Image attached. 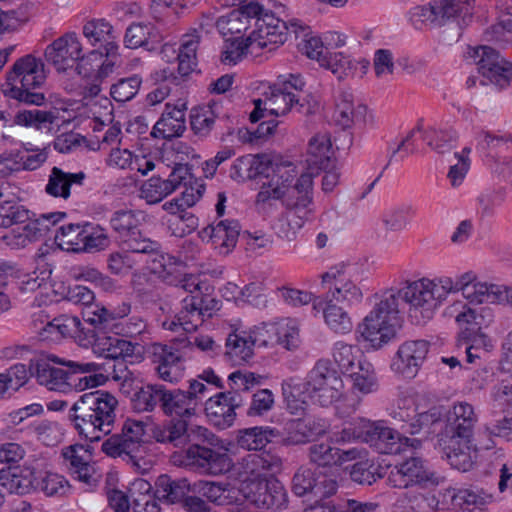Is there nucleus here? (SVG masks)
I'll use <instances>...</instances> for the list:
<instances>
[{
    "label": "nucleus",
    "mask_w": 512,
    "mask_h": 512,
    "mask_svg": "<svg viewBox=\"0 0 512 512\" xmlns=\"http://www.w3.org/2000/svg\"><path fill=\"white\" fill-rule=\"evenodd\" d=\"M415 213V208L410 204L398 205L384 212L382 222L388 231H401L408 225L409 217Z\"/></svg>",
    "instance_id": "nucleus-60"
},
{
    "label": "nucleus",
    "mask_w": 512,
    "mask_h": 512,
    "mask_svg": "<svg viewBox=\"0 0 512 512\" xmlns=\"http://www.w3.org/2000/svg\"><path fill=\"white\" fill-rule=\"evenodd\" d=\"M31 479L34 482L32 491L42 492L48 497L63 496L70 488L68 481L57 473L33 470Z\"/></svg>",
    "instance_id": "nucleus-50"
},
{
    "label": "nucleus",
    "mask_w": 512,
    "mask_h": 512,
    "mask_svg": "<svg viewBox=\"0 0 512 512\" xmlns=\"http://www.w3.org/2000/svg\"><path fill=\"white\" fill-rule=\"evenodd\" d=\"M117 406V398L108 391L84 393L69 408L67 421L81 438L97 442L112 431Z\"/></svg>",
    "instance_id": "nucleus-1"
},
{
    "label": "nucleus",
    "mask_w": 512,
    "mask_h": 512,
    "mask_svg": "<svg viewBox=\"0 0 512 512\" xmlns=\"http://www.w3.org/2000/svg\"><path fill=\"white\" fill-rule=\"evenodd\" d=\"M45 72L32 75H22L20 78L6 75L4 94L19 103L41 106L45 104L46 97L37 91L45 82Z\"/></svg>",
    "instance_id": "nucleus-19"
},
{
    "label": "nucleus",
    "mask_w": 512,
    "mask_h": 512,
    "mask_svg": "<svg viewBox=\"0 0 512 512\" xmlns=\"http://www.w3.org/2000/svg\"><path fill=\"white\" fill-rule=\"evenodd\" d=\"M332 154V143L327 133H317L313 136L307 149L306 163L310 171L308 174L313 176L314 173L318 174L320 170L332 168Z\"/></svg>",
    "instance_id": "nucleus-40"
},
{
    "label": "nucleus",
    "mask_w": 512,
    "mask_h": 512,
    "mask_svg": "<svg viewBox=\"0 0 512 512\" xmlns=\"http://www.w3.org/2000/svg\"><path fill=\"white\" fill-rule=\"evenodd\" d=\"M125 440L126 448L130 449V453H133L134 458L141 463L143 467H148L149 463L143 458L145 453V445L143 436L145 434V426L143 422L127 419L119 433Z\"/></svg>",
    "instance_id": "nucleus-48"
},
{
    "label": "nucleus",
    "mask_w": 512,
    "mask_h": 512,
    "mask_svg": "<svg viewBox=\"0 0 512 512\" xmlns=\"http://www.w3.org/2000/svg\"><path fill=\"white\" fill-rule=\"evenodd\" d=\"M479 57L478 70L492 84L503 89L512 83V63L506 61L489 46H480L475 50Z\"/></svg>",
    "instance_id": "nucleus-21"
},
{
    "label": "nucleus",
    "mask_w": 512,
    "mask_h": 512,
    "mask_svg": "<svg viewBox=\"0 0 512 512\" xmlns=\"http://www.w3.org/2000/svg\"><path fill=\"white\" fill-rule=\"evenodd\" d=\"M368 270L362 264L340 263L322 274V286L326 298L353 307L360 304L364 298L365 282Z\"/></svg>",
    "instance_id": "nucleus-7"
},
{
    "label": "nucleus",
    "mask_w": 512,
    "mask_h": 512,
    "mask_svg": "<svg viewBox=\"0 0 512 512\" xmlns=\"http://www.w3.org/2000/svg\"><path fill=\"white\" fill-rule=\"evenodd\" d=\"M346 306L326 297H316L313 310L322 313L325 324L336 334L345 335L353 330V321Z\"/></svg>",
    "instance_id": "nucleus-32"
},
{
    "label": "nucleus",
    "mask_w": 512,
    "mask_h": 512,
    "mask_svg": "<svg viewBox=\"0 0 512 512\" xmlns=\"http://www.w3.org/2000/svg\"><path fill=\"white\" fill-rule=\"evenodd\" d=\"M164 40L162 32L152 23L137 22L128 26L124 36L127 48L143 47L148 51H155Z\"/></svg>",
    "instance_id": "nucleus-39"
},
{
    "label": "nucleus",
    "mask_w": 512,
    "mask_h": 512,
    "mask_svg": "<svg viewBox=\"0 0 512 512\" xmlns=\"http://www.w3.org/2000/svg\"><path fill=\"white\" fill-rule=\"evenodd\" d=\"M439 444L443 448L447 460L453 468L460 471H467L471 468L473 463L468 452L470 443L462 445L458 441H439Z\"/></svg>",
    "instance_id": "nucleus-58"
},
{
    "label": "nucleus",
    "mask_w": 512,
    "mask_h": 512,
    "mask_svg": "<svg viewBox=\"0 0 512 512\" xmlns=\"http://www.w3.org/2000/svg\"><path fill=\"white\" fill-rule=\"evenodd\" d=\"M450 288V278L441 277L435 280L423 278L395 291L399 293L400 300L409 305L410 319L415 324L422 325L433 318Z\"/></svg>",
    "instance_id": "nucleus-6"
},
{
    "label": "nucleus",
    "mask_w": 512,
    "mask_h": 512,
    "mask_svg": "<svg viewBox=\"0 0 512 512\" xmlns=\"http://www.w3.org/2000/svg\"><path fill=\"white\" fill-rule=\"evenodd\" d=\"M240 231L241 225L238 220L225 219L205 227L200 236L203 240L208 239L220 254L227 255L235 248Z\"/></svg>",
    "instance_id": "nucleus-27"
},
{
    "label": "nucleus",
    "mask_w": 512,
    "mask_h": 512,
    "mask_svg": "<svg viewBox=\"0 0 512 512\" xmlns=\"http://www.w3.org/2000/svg\"><path fill=\"white\" fill-rule=\"evenodd\" d=\"M83 34L93 45L99 44L98 50H102L105 55L113 56L116 54L118 45L113 35V27L105 19H93L83 26Z\"/></svg>",
    "instance_id": "nucleus-41"
},
{
    "label": "nucleus",
    "mask_w": 512,
    "mask_h": 512,
    "mask_svg": "<svg viewBox=\"0 0 512 512\" xmlns=\"http://www.w3.org/2000/svg\"><path fill=\"white\" fill-rule=\"evenodd\" d=\"M54 357L31 359L29 371L38 384L45 386L50 391L64 393L66 370L51 363H55L52 360Z\"/></svg>",
    "instance_id": "nucleus-35"
},
{
    "label": "nucleus",
    "mask_w": 512,
    "mask_h": 512,
    "mask_svg": "<svg viewBox=\"0 0 512 512\" xmlns=\"http://www.w3.org/2000/svg\"><path fill=\"white\" fill-rule=\"evenodd\" d=\"M416 133L422 134V139L426 142L427 146L439 154H443L452 150L459 138L458 133L452 127L440 128L428 127L424 129L423 120L420 119L417 125L408 132V134L400 141L395 149L389 155L388 163L386 166L395 161H402L411 154L418 151V147L414 143V136ZM387 167H385L386 169Z\"/></svg>",
    "instance_id": "nucleus-9"
},
{
    "label": "nucleus",
    "mask_w": 512,
    "mask_h": 512,
    "mask_svg": "<svg viewBox=\"0 0 512 512\" xmlns=\"http://www.w3.org/2000/svg\"><path fill=\"white\" fill-rule=\"evenodd\" d=\"M199 432H205V427L193 425L184 418H170L151 429V437L158 443L175 448H184L191 441H197Z\"/></svg>",
    "instance_id": "nucleus-18"
},
{
    "label": "nucleus",
    "mask_w": 512,
    "mask_h": 512,
    "mask_svg": "<svg viewBox=\"0 0 512 512\" xmlns=\"http://www.w3.org/2000/svg\"><path fill=\"white\" fill-rule=\"evenodd\" d=\"M451 288L449 293L461 291L464 298L470 303H495L498 284H489L486 282H476V276L472 272H466L459 276L455 281L450 278Z\"/></svg>",
    "instance_id": "nucleus-28"
},
{
    "label": "nucleus",
    "mask_w": 512,
    "mask_h": 512,
    "mask_svg": "<svg viewBox=\"0 0 512 512\" xmlns=\"http://www.w3.org/2000/svg\"><path fill=\"white\" fill-rule=\"evenodd\" d=\"M304 86L305 82L300 74L279 75L276 82L264 93V110L269 111L272 117L286 115L293 108L301 114H312L317 102L307 100L305 104V98L299 95Z\"/></svg>",
    "instance_id": "nucleus-8"
},
{
    "label": "nucleus",
    "mask_w": 512,
    "mask_h": 512,
    "mask_svg": "<svg viewBox=\"0 0 512 512\" xmlns=\"http://www.w3.org/2000/svg\"><path fill=\"white\" fill-rule=\"evenodd\" d=\"M208 387L198 380H190L187 391L167 389L163 385L161 394V409L171 418L189 419L196 412L199 403L207 396Z\"/></svg>",
    "instance_id": "nucleus-12"
},
{
    "label": "nucleus",
    "mask_w": 512,
    "mask_h": 512,
    "mask_svg": "<svg viewBox=\"0 0 512 512\" xmlns=\"http://www.w3.org/2000/svg\"><path fill=\"white\" fill-rule=\"evenodd\" d=\"M359 349L347 344L343 341H338L333 347V358L338 367L343 373H349L357 368L356 360Z\"/></svg>",
    "instance_id": "nucleus-63"
},
{
    "label": "nucleus",
    "mask_w": 512,
    "mask_h": 512,
    "mask_svg": "<svg viewBox=\"0 0 512 512\" xmlns=\"http://www.w3.org/2000/svg\"><path fill=\"white\" fill-rule=\"evenodd\" d=\"M266 340L261 339L257 330L250 332L234 331L226 339V355L234 362L248 361L253 355L254 346H265Z\"/></svg>",
    "instance_id": "nucleus-36"
},
{
    "label": "nucleus",
    "mask_w": 512,
    "mask_h": 512,
    "mask_svg": "<svg viewBox=\"0 0 512 512\" xmlns=\"http://www.w3.org/2000/svg\"><path fill=\"white\" fill-rule=\"evenodd\" d=\"M280 437V431L269 426H255L239 430L237 444L245 450H261Z\"/></svg>",
    "instance_id": "nucleus-45"
},
{
    "label": "nucleus",
    "mask_w": 512,
    "mask_h": 512,
    "mask_svg": "<svg viewBox=\"0 0 512 512\" xmlns=\"http://www.w3.org/2000/svg\"><path fill=\"white\" fill-rule=\"evenodd\" d=\"M317 478L316 473L309 467L301 466L293 476L292 491L302 497L315 493Z\"/></svg>",
    "instance_id": "nucleus-64"
},
{
    "label": "nucleus",
    "mask_w": 512,
    "mask_h": 512,
    "mask_svg": "<svg viewBox=\"0 0 512 512\" xmlns=\"http://www.w3.org/2000/svg\"><path fill=\"white\" fill-rule=\"evenodd\" d=\"M353 437L368 444L380 454H399L403 451L401 435L380 422L361 420L353 428Z\"/></svg>",
    "instance_id": "nucleus-16"
},
{
    "label": "nucleus",
    "mask_w": 512,
    "mask_h": 512,
    "mask_svg": "<svg viewBox=\"0 0 512 512\" xmlns=\"http://www.w3.org/2000/svg\"><path fill=\"white\" fill-rule=\"evenodd\" d=\"M271 159L265 154H248L237 158L230 170V176L237 181L270 177Z\"/></svg>",
    "instance_id": "nucleus-37"
},
{
    "label": "nucleus",
    "mask_w": 512,
    "mask_h": 512,
    "mask_svg": "<svg viewBox=\"0 0 512 512\" xmlns=\"http://www.w3.org/2000/svg\"><path fill=\"white\" fill-rule=\"evenodd\" d=\"M202 302H198L194 296L184 298L181 311L174 318L165 320L162 323L163 328L177 333L183 331L184 336L192 334L201 323V315L204 310Z\"/></svg>",
    "instance_id": "nucleus-33"
},
{
    "label": "nucleus",
    "mask_w": 512,
    "mask_h": 512,
    "mask_svg": "<svg viewBox=\"0 0 512 512\" xmlns=\"http://www.w3.org/2000/svg\"><path fill=\"white\" fill-rule=\"evenodd\" d=\"M86 175L84 172L68 173L58 167H53L46 185V192L53 197L67 199L70 196L72 184L82 185Z\"/></svg>",
    "instance_id": "nucleus-46"
},
{
    "label": "nucleus",
    "mask_w": 512,
    "mask_h": 512,
    "mask_svg": "<svg viewBox=\"0 0 512 512\" xmlns=\"http://www.w3.org/2000/svg\"><path fill=\"white\" fill-rule=\"evenodd\" d=\"M359 456L357 449L341 450L332 442H316L309 446L308 457L312 464L318 467L340 466L346 461L354 460Z\"/></svg>",
    "instance_id": "nucleus-34"
},
{
    "label": "nucleus",
    "mask_w": 512,
    "mask_h": 512,
    "mask_svg": "<svg viewBox=\"0 0 512 512\" xmlns=\"http://www.w3.org/2000/svg\"><path fill=\"white\" fill-rule=\"evenodd\" d=\"M57 119L56 111L18 108L15 115L9 111L0 110V146L16 145L15 126L47 128Z\"/></svg>",
    "instance_id": "nucleus-13"
},
{
    "label": "nucleus",
    "mask_w": 512,
    "mask_h": 512,
    "mask_svg": "<svg viewBox=\"0 0 512 512\" xmlns=\"http://www.w3.org/2000/svg\"><path fill=\"white\" fill-rule=\"evenodd\" d=\"M475 0H435L409 11V20L416 29L426 25L442 26L451 19L471 17Z\"/></svg>",
    "instance_id": "nucleus-11"
},
{
    "label": "nucleus",
    "mask_w": 512,
    "mask_h": 512,
    "mask_svg": "<svg viewBox=\"0 0 512 512\" xmlns=\"http://www.w3.org/2000/svg\"><path fill=\"white\" fill-rule=\"evenodd\" d=\"M344 384L339 373L328 359H320L308 372L305 393L322 407H328L340 400Z\"/></svg>",
    "instance_id": "nucleus-10"
},
{
    "label": "nucleus",
    "mask_w": 512,
    "mask_h": 512,
    "mask_svg": "<svg viewBox=\"0 0 512 512\" xmlns=\"http://www.w3.org/2000/svg\"><path fill=\"white\" fill-rule=\"evenodd\" d=\"M268 15H274V13L265 11L263 6L257 2L251 1L249 3L243 4L239 7V9L234 10L229 15L228 23L230 24V31H235L237 33L241 32V27H238L236 22L239 21L241 23L249 24L251 19L255 20L254 29H257V21L265 18Z\"/></svg>",
    "instance_id": "nucleus-53"
},
{
    "label": "nucleus",
    "mask_w": 512,
    "mask_h": 512,
    "mask_svg": "<svg viewBox=\"0 0 512 512\" xmlns=\"http://www.w3.org/2000/svg\"><path fill=\"white\" fill-rule=\"evenodd\" d=\"M353 388L362 394L375 392L378 388L377 379L371 363L359 360L357 368L348 373Z\"/></svg>",
    "instance_id": "nucleus-54"
},
{
    "label": "nucleus",
    "mask_w": 512,
    "mask_h": 512,
    "mask_svg": "<svg viewBox=\"0 0 512 512\" xmlns=\"http://www.w3.org/2000/svg\"><path fill=\"white\" fill-rule=\"evenodd\" d=\"M175 191V186L169 179H162L159 176H152L145 181L140 189L141 197L148 204H156Z\"/></svg>",
    "instance_id": "nucleus-57"
},
{
    "label": "nucleus",
    "mask_w": 512,
    "mask_h": 512,
    "mask_svg": "<svg viewBox=\"0 0 512 512\" xmlns=\"http://www.w3.org/2000/svg\"><path fill=\"white\" fill-rule=\"evenodd\" d=\"M126 442L119 433L113 434L101 445V450L110 457L116 458L121 457L130 463L137 471L144 472L148 467H143L141 463H138L134 458L133 453H130V449L126 448Z\"/></svg>",
    "instance_id": "nucleus-56"
},
{
    "label": "nucleus",
    "mask_w": 512,
    "mask_h": 512,
    "mask_svg": "<svg viewBox=\"0 0 512 512\" xmlns=\"http://www.w3.org/2000/svg\"><path fill=\"white\" fill-rule=\"evenodd\" d=\"M241 395L233 392H220L210 396L205 402V412L213 423L221 429L233 425L237 408L243 405Z\"/></svg>",
    "instance_id": "nucleus-22"
},
{
    "label": "nucleus",
    "mask_w": 512,
    "mask_h": 512,
    "mask_svg": "<svg viewBox=\"0 0 512 512\" xmlns=\"http://www.w3.org/2000/svg\"><path fill=\"white\" fill-rule=\"evenodd\" d=\"M299 28L302 27L296 19L288 24L275 15H268L257 21V29H253L245 39H233L222 54V61L226 64H236L248 54L258 56L263 49L272 51L284 44L290 29L297 34Z\"/></svg>",
    "instance_id": "nucleus-2"
},
{
    "label": "nucleus",
    "mask_w": 512,
    "mask_h": 512,
    "mask_svg": "<svg viewBox=\"0 0 512 512\" xmlns=\"http://www.w3.org/2000/svg\"><path fill=\"white\" fill-rule=\"evenodd\" d=\"M191 343L187 337H176L170 344L153 345V363L155 370L164 381L177 382L183 375L185 369L184 359L187 355L186 347Z\"/></svg>",
    "instance_id": "nucleus-14"
},
{
    "label": "nucleus",
    "mask_w": 512,
    "mask_h": 512,
    "mask_svg": "<svg viewBox=\"0 0 512 512\" xmlns=\"http://www.w3.org/2000/svg\"><path fill=\"white\" fill-rule=\"evenodd\" d=\"M350 477L360 485H372L384 477V472L380 464L367 459L353 464Z\"/></svg>",
    "instance_id": "nucleus-59"
},
{
    "label": "nucleus",
    "mask_w": 512,
    "mask_h": 512,
    "mask_svg": "<svg viewBox=\"0 0 512 512\" xmlns=\"http://www.w3.org/2000/svg\"><path fill=\"white\" fill-rule=\"evenodd\" d=\"M444 416L445 426L439 434V441H458L462 445L470 443L478 421L474 407L468 402H458L444 411Z\"/></svg>",
    "instance_id": "nucleus-15"
},
{
    "label": "nucleus",
    "mask_w": 512,
    "mask_h": 512,
    "mask_svg": "<svg viewBox=\"0 0 512 512\" xmlns=\"http://www.w3.org/2000/svg\"><path fill=\"white\" fill-rule=\"evenodd\" d=\"M30 219V211L15 201L0 202V228L26 223Z\"/></svg>",
    "instance_id": "nucleus-61"
},
{
    "label": "nucleus",
    "mask_w": 512,
    "mask_h": 512,
    "mask_svg": "<svg viewBox=\"0 0 512 512\" xmlns=\"http://www.w3.org/2000/svg\"><path fill=\"white\" fill-rule=\"evenodd\" d=\"M367 107L365 105L353 104V95L343 91L339 94L334 111L336 122L343 128H349L354 123L364 122Z\"/></svg>",
    "instance_id": "nucleus-44"
},
{
    "label": "nucleus",
    "mask_w": 512,
    "mask_h": 512,
    "mask_svg": "<svg viewBox=\"0 0 512 512\" xmlns=\"http://www.w3.org/2000/svg\"><path fill=\"white\" fill-rule=\"evenodd\" d=\"M52 360L55 364L67 367L64 394L95 388L106 381L103 374L97 373L100 370V365L97 363L62 360L58 357H54Z\"/></svg>",
    "instance_id": "nucleus-17"
},
{
    "label": "nucleus",
    "mask_w": 512,
    "mask_h": 512,
    "mask_svg": "<svg viewBox=\"0 0 512 512\" xmlns=\"http://www.w3.org/2000/svg\"><path fill=\"white\" fill-rule=\"evenodd\" d=\"M198 44L199 39L197 36L187 35L181 43L177 54L178 75H175L169 68H165L156 73L157 79H161L164 82L170 81L176 85L180 83V79L185 80L197 66L196 52Z\"/></svg>",
    "instance_id": "nucleus-31"
},
{
    "label": "nucleus",
    "mask_w": 512,
    "mask_h": 512,
    "mask_svg": "<svg viewBox=\"0 0 512 512\" xmlns=\"http://www.w3.org/2000/svg\"><path fill=\"white\" fill-rule=\"evenodd\" d=\"M444 416L443 406H433L427 411L415 414L413 421L409 422L406 433L411 435L420 434L421 432L429 435L432 433V427L441 422Z\"/></svg>",
    "instance_id": "nucleus-55"
},
{
    "label": "nucleus",
    "mask_w": 512,
    "mask_h": 512,
    "mask_svg": "<svg viewBox=\"0 0 512 512\" xmlns=\"http://www.w3.org/2000/svg\"><path fill=\"white\" fill-rule=\"evenodd\" d=\"M81 52L82 45L76 34L67 33L47 46L45 57L58 71H66L74 66Z\"/></svg>",
    "instance_id": "nucleus-24"
},
{
    "label": "nucleus",
    "mask_w": 512,
    "mask_h": 512,
    "mask_svg": "<svg viewBox=\"0 0 512 512\" xmlns=\"http://www.w3.org/2000/svg\"><path fill=\"white\" fill-rule=\"evenodd\" d=\"M186 104L179 100L176 104L166 103L160 119L154 125L151 136L172 139L179 137L186 129Z\"/></svg>",
    "instance_id": "nucleus-29"
},
{
    "label": "nucleus",
    "mask_w": 512,
    "mask_h": 512,
    "mask_svg": "<svg viewBox=\"0 0 512 512\" xmlns=\"http://www.w3.org/2000/svg\"><path fill=\"white\" fill-rule=\"evenodd\" d=\"M130 311L129 302H122L112 310L103 305L90 306L84 312V322L98 329L99 332L108 333L116 326L115 322L126 317Z\"/></svg>",
    "instance_id": "nucleus-38"
},
{
    "label": "nucleus",
    "mask_w": 512,
    "mask_h": 512,
    "mask_svg": "<svg viewBox=\"0 0 512 512\" xmlns=\"http://www.w3.org/2000/svg\"><path fill=\"white\" fill-rule=\"evenodd\" d=\"M429 351V342L426 340H413L403 343L397 357L392 363L393 369L406 378H413Z\"/></svg>",
    "instance_id": "nucleus-26"
},
{
    "label": "nucleus",
    "mask_w": 512,
    "mask_h": 512,
    "mask_svg": "<svg viewBox=\"0 0 512 512\" xmlns=\"http://www.w3.org/2000/svg\"><path fill=\"white\" fill-rule=\"evenodd\" d=\"M49 325L57 328L59 333L63 336L76 337L80 336V334H84L85 339H93L95 341L104 355L109 352L110 348L116 346L114 341H126L118 336H109L106 335V333L99 332L98 329L94 327L93 329H87V331H85L83 323L75 316L55 318Z\"/></svg>",
    "instance_id": "nucleus-23"
},
{
    "label": "nucleus",
    "mask_w": 512,
    "mask_h": 512,
    "mask_svg": "<svg viewBox=\"0 0 512 512\" xmlns=\"http://www.w3.org/2000/svg\"><path fill=\"white\" fill-rule=\"evenodd\" d=\"M307 219L300 218L298 213L287 211L274 223L273 228L277 235L288 241L295 239L297 232L303 227Z\"/></svg>",
    "instance_id": "nucleus-62"
},
{
    "label": "nucleus",
    "mask_w": 512,
    "mask_h": 512,
    "mask_svg": "<svg viewBox=\"0 0 512 512\" xmlns=\"http://www.w3.org/2000/svg\"><path fill=\"white\" fill-rule=\"evenodd\" d=\"M312 190V175L303 173L295 185L286 189L285 195L281 198L282 202L287 210L298 213L302 219H308L313 212Z\"/></svg>",
    "instance_id": "nucleus-25"
},
{
    "label": "nucleus",
    "mask_w": 512,
    "mask_h": 512,
    "mask_svg": "<svg viewBox=\"0 0 512 512\" xmlns=\"http://www.w3.org/2000/svg\"><path fill=\"white\" fill-rule=\"evenodd\" d=\"M253 501L260 509L281 510L287 505V493L277 480L260 482Z\"/></svg>",
    "instance_id": "nucleus-43"
},
{
    "label": "nucleus",
    "mask_w": 512,
    "mask_h": 512,
    "mask_svg": "<svg viewBox=\"0 0 512 512\" xmlns=\"http://www.w3.org/2000/svg\"><path fill=\"white\" fill-rule=\"evenodd\" d=\"M162 384H147L136 390L131 396V405L136 412H151L157 404L161 405Z\"/></svg>",
    "instance_id": "nucleus-52"
},
{
    "label": "nucleus",
    "mask_w": 512,
    "mask_h": 512,
    "mask_svg": "<svg viewBox=\"0 0 512 512\" xmlns=\"http://www.w3.org/2000/svg\"><path fill=\"white\" fill-rule=\"evenodd\" d=\"M454 499L471 512L474 510L487 512L484 507L492 502L493 494L477 484H469L459 488L454 495Z\"/></svg>",
    "instance_id": "nucleus-47"
},
{
    "label": "nucleus",
    "mask_w": 512,
    "mask_h": 512,
    "mask_svg": "<svg viewBox=\"0 0 512 512\" xmlns=\"http://www.w3.org/2000/svg\"><path fill=\"white\" fill-rule=\"evenodd\" d=\"M85 231L86 222L84 224L70 223L62 225L55 235V240L61 249L79 253L82 252Z\"/></svg>",
    "instance_id": "nucleus-51"
},
{
    "label": "nucleus",
    "mask_w": 512,
    "mask_h": 512,
    "mask_svg": "<svg viewBox=\"0 0 512 512\" xmlns=\"http://www.w3.org/2000/svg\"><path fill=\"white\" fill-rule=\"evenodd\" d=\"M155 496L158 500H165L169 503H176L185 500L190 485L187 479H172L164 474L160 475L156 480Z\"/></svg>",
    "instance_id": "nucleus-49"
},
{
    "label": "nucleus",
    "mask_w": 512,
    "mask_h": 512,
    "mask_svg": "<svg viewBox=\"0 0 512 512\" xmlns=\"http://www.w3.org/2000/svg\"><path fill=\"white\" fill-rule=\"evenodd\" d=\"M33 470L19 466H9L0 470V488L2 491L24 495L33 490Z\"/></svg>",
    "instance_id": "nucleus-42"
},
{
    "label": "nucleus",
    "mask_w": 512,
    "mask_h": 512,
    "mask_svg": "<svg viewBox=\"0 0 512 512\" xmlns=\"http://www.w3.org/2000/svg\"><path fill=\"white\" fill-rule=\"evenodd\" d=\"M219 439L209 429L199 432L197 441L171 455L174 465L188 467L209 475H220L230 470L231 459L226 452L214 449Z\"/></svg>",
    "instance_id": "nucleus-4"
},
{
    "label": "nucleus",
    "mask_w": 512,
    "mask_h": 512,
    "mask_svg": "<svg viewBox=\"0 0 512 512\" xmlns=\"http://www.w3.org/2000/svg\"><path fill=\"white\" fill-rule=\"evenodd\" d=\"M373 309L358 325L357 331L373 349H380L392 340L402 327L399 293L393 289L376 295Z\"/></svg>",
    "instance_id": "nucleus-3"
},
{
    "label": "nucleus",
    "mask_w": 512,
    "mask_h": 512,
    "mask_svg": "<svg viewBox=\"0 0 512 512\" xmlns=\"http://www.w3.org/2000/svg\"><path fill=\"white\" fill-rule=\"evenodd\" d=\"M145 217L142 211L121 209L112 214L110 225L128 251L152 256L153 263H159V268L165 271L167 262L171 264L173 258L162 252L159 242L143 236L139 226Z\"/></svg>",
    "instance_id": "nucleus-5"
},
{
    "label": "nucleus",
    "mask_w": 512,
    "mask_h": 512,
    "mask_svg": "<svg viewBox=\"0 0 512 512\" xmlns=\"http://www.w3.org/2000/svg\"><path fill=\"white\" fill-rule=\"evenodd\" d=\"M296 176L295 168L291 163H273L271 161L270 177L264 182L257 194V202H266L270 199H281L286 189Z\"/></svg>",
    "instance_id": "nucleus-30"
},
{
    "label": "nucleus",
    "mask_w": 512,
    "mask_h": 512,
    "mask_svg": "<svg viewBox=\"0 0 512 512\" xmlns=\"http://www.w3.org/2000/svg\"><path fill=\"white\" fill-rule=\"evenodd\" d=\"M440 478L421 458L410 457L395 466L390 473L389 481L394 487L407 488L413 484L438 485Z\"/></svg>",
    "instance_id": "nucleus-20"
}]
</instances>
